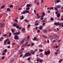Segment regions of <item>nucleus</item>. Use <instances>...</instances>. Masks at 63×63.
<instances>
[{
    "instance_id": "nucleus-6",
    "label": "nucleus",
    "mask_w": 63,
    "mask_h": 63,
    "mask_svg": "<svg viewBox=\"0 0 63 63\" xmlns=\"http://www.w3.org/2000/svg\"><path fill=\"white\" fill-rule=\"evenodd\" d=\"M33 41H38V39L36 37H34L33 39Z\"/></svg>"
},
{
    "instance_id": "nucleus-9",
    "label": "nucleus",
    "mask_w": 63,
    "mask_h": 63,
    "mask_svg": "<svg viewBox=\"0 0 63 63\" xmlns=\"http://www.w3.org/2000/svg\"><path fill=\"white\" fill-rule=\"evenodd\" d=\"M45 16V13L44 12L42 13V15L41 16V17H43Z\"/></svg>"
},
{
    "instance_id": "nucleus-44",
    "label": "nucleus",
    "mask_w": 63,
    "mask_h": 63,
    "mask_svg": "<svg viewBox=\"0 0 63 63\" xmlns=\"http://www.w3.org/2000/svg\"><path fill=\"white\" fill-rule=\"evenodd\" d=\"M14 21L15 22H18V21L17 20H14Z\"/></svg>"
},
{
    "instance_id": "nucleus-8",
    "label": "nucleus",
    "mask_w": 63,
    "mask_h": 63,
    "mask_svg": "<svg viewBox=\"0 0 63 63\" xmlns=\"http://www.w3.org/2000/svg\"><path fill=\"white\" fill-rule=\"evenodd\" d=\"M24 41H25V39H23V40H22V41L21 42L20 44L21 45H22V44L24 43Z\"/></svg>"
},
{
    "instance_id": "nucleus-30",
    "label": "nucleus",
    "mask_w": 63,
    "mask_h": 63,
    "mask_svg": "<svg viewBox=\"0 0 63 63\" xmlns=\"http://www.w3.org/2000/svg\"><path fill=\"white\" fill-rule=\"evenodd\" d=\"M13 25L14 26H16L17 25L16 23H14L13 24Z\"/></svg>"
},
{
    "instance_id": "nucleus-16",
    "label": "nucleus",
    "mask_w": 63,
    "mask_h": 63,
    "mask_svg": "<svg viewBox=\"0 0 63 63\" xmlns=\"http://www.w3.org/2000/svg\"><path fill=\"white\" fill-rule=\"evenodd\" d=\"M20 50L21 51H23H23L24 50V48H23V47H22L21 48Z\"/></svg>"
},
{
    "instance_id": "nucleus-4",
    "label": "nucleus",
    "mask_w": 63,
    "mask_h": 63,
    "mask_svg": "<svg viewBox=\"0 0 63 63\" xmlns=\"http://www.w3.org/2000/svg\"><path fill=\"white\" fill-rule=\"evenodd\" d=\"M58 25L60 26L61 25V24H62V27H63V23H61L60 24V23H59V22H58Z\"/></svg>"
},
{
    "instance_id": "nucleus-3",
    "label": "nucleus",
    "mask_w": 63,
    "mask_h": 63,
    "mask_svg": "<svg viewBox=\"0 0 63 63\" xmlns=\"http://www.w3.org/2000/svg\"><path fill=\"white\" fill-rule=\"evenodd\" d=\"M20 33V31H19L18 32H16L15 33H14V34L15 35H19V34Z\"/></svg>"
},
{
    "instance_id": "nucleus-21",
    "label": "nucleus",
    "mask_w": 63,
    "mask_h": 63,
    "mask_svg": "<svg viewBox=\"0 0 63 63\" xmlns=\"http://www.w3.org/2000/svg\"><path fill=\"white\" fill-rule=\"evenodd\" d=\"M54 24L55 26V25L57 26V25H58V22H55L54 23Z\"/></svg>"
},
{
    "instance_id": "nucleus-50",
    "label": "nucleus",
    "mask_w": 63,
    "mask_h": 63,
    "mask_svg": "<svg viewBox=\"0 0 63 63\" xmlns=\"http://www.w3.org/2000/svg\"><path fill=\"white\" fill-rule=\"evenodd\" d=\"M7 36V35L6 34H4L3 35V36H4L5 37H6Z\"/></svg>"
},
{
    "instance_id": "nucleus-52",
    "label": "nucleus",
    "mask_w": 63,
    "mask_h": 63,
    "mask_svg": "<svg viewBox=\"0 0 63 63\" xmlns=\"http://www.w3.org/2000/svg\"><path fill=\"white\" fill-rule=\"evenodd\" d=\"M45 24H45V23H43L42 24V25L44 26H45Z\"/></svg>"
},
{
    "instance_id": "nucleus-60",
    "label": "nucleus",
    "mask_w": 63,
    "mask_h": 63,
    "mask_svg": "<svg viewBox=\"0 0 63 63\" xmlns=\"http://www.w3.org/2000/svg\"><path fill=\"white\" fill-rule=\"evenodd\" d=\"M41 17V16H38L37 17V18H40Z\"/></svg>"
},
{
    "instance_id": "nucleus-42",
    "label": "nucleus",
    "mask_w": 63,
    "mask_h": 63,
    "mask_svg": "<svg viewBox=\"0 0 63 63\" xmlns=\"http://www.w3.org/2000/svg\"><path fill=\"white\" fill-rule=\"evenodd\" d=\"M45 54L46 55H47V52H45Z\"/></svg>"
},
{
    "instance_id": "nucleus-57",
    "label": "nucleus",
    "mask_w": 63,
    "mask_h": 63,
    "mask_svg": "<svg viewBox=\"0 0 63 63\" xmlns=\"http://www.w3.org/2000/svg\"><path fill=\"white\" fill-rule=\"evenodd\" d=\"M4 58H5V56H3L2 57V58H1V59H4Z\"/></svg>"
},
{
    "instance_id": "nucleus-11",
    "label": "nucleus",
    "mask_w": 63,
    "mask_h": 63,
    "mask_svg": "<svg viewBox=\"0 0 63 63\" xmlns=\"http://www.w3.org/2000/svg\"><path fill=\"white\" fill-rule=\"evenodd\" d=\"M8 40H9V39L8 38H7V39H6L4 41V44H6V43H7V42L8 41Z\"/></svg>"
},
{
    "instance_id": "nucleus-62",
    "label": "nucleus",
    "mask_w": 63,
    "mask_h": 63,
    "mask_svg": "<svg viewBox=\"0 0 63 63\" xmlns=\"http://www.w3.org/2000/svg\"><path fill=\"white\" fill-rule=\"evenodd\" d=\"M38 27H36V30H37L38 29Z\"/></svg>"
},
{
    "instance_id": "nucleus-39",
    "label": "nucleus",
    "mask_w": 63,
    "mask_h": 63,
    "mask_svg": "<svg viewBox=\"0 0 63 63\" xmlns=\"http://www.w3.org/2000/svg\"><path fill=\"white\" fill-rule=\"evenodd\" d=\"M13 7L14 6L13 5H10L9 6L10 8H13Z\"/></svg>"
},
{
    "instance_id": "nucleus-46",
    "label": "nucleus",
    "mask_w": 63,
    "mask_h": 63,
    "mask_svg": "<svg viewBox=\"0 0 63 63\" xmlns=\"http://www.w3.org/2000/svg\"><path fill=\"white\" fill-rule=\"evenodd\" d=\"M12 33H14V30L13 29H12Z\"/></svg>"
},
{
    "instance_id": "nucleus-53",
    "label": "nucleus",
    "mask_w": 63,
    "mask_h": 63,
    "mask_svg": "<svg viewBox=\"0 0 63 63\" xmlns=\"http://www.w3.org/2000/svg\"><path fill=\"white\" fill-rule=\"evenodd\" d=\"M57 3H59L60 2V0H57Z\"/></svg>"
},
{
    "instance_id": "nucleus-24",
    "label": "nucleus",
    "mask_w": 63,
    "mask_h": 63,
    "mask_svg": "<svg viewBox=\"0 0 63 63\" xmlns=\"http://www.w3.org/2000/svg\"><path fill=\"white\" fill-rule=\"evenodd\" d=\"M14 60V58H12L10 60V61L11 62H13Z\"/></svg>"
},
{
    "instance_id": "nucleus-13",
    "label": "nucleus",
    "mask_w": 63,
    "mask_h": 63,
    "mask_svg": "<svg viewBox=\"0 0 63 63\" xmlns=\"http://www.w3.org/2000/svg\"><path fill=\"white\" fill-rule=\"evenodd\" d=\"M43 26L42 25L40 26L39 27V29L40 30H42V29H43Z\"/></svg>"
},
{
    "instance_id": "nucleus-5",
    "label": "nucleus",
    "mask_w": 63,
    "mask_h": 63,
    "mask_svg": "<svg viewBox=\"0 0 63 63\" xmlns=\"http://www.w3.org/2000/svg\"><path fill=\"white\" fill-rule=\"evenodd\" d=\"M4 26V24L2 23H0V27H2Z\"/></svg>"
},
{
    "instance_id": "nucleus-33",
    "label": "nucleus",
    "mask_w": 63,
    "mask_h": 63,
    "mask_svg": "<svg viewBox=\"0 0 63 63\" xmlns=\"http://www.w3.org/2000/svg\"><path fill=\"white\" fill-rule=\"evenodd\" d=\"M39 51L40 52H42L43 51V50H42V49H39Z\"/></svg>"
},
{
    "instance_id": "nucleus-35",
    "label": "nucleus",
    "mask_w": 63,
    "mask_h": 63,
    "mask_svg": "<svg viewBox=\"0 0 63 63\" xmlns=\"http://www.w3.org/2000/svg\"><path fill=\"white\" fill-rule=\"evenodd\" d=\"M39 47H43V45H40L39 46Z\"/></svg>"
},
{
    "instance_id": "nucleus-15",
    "label": "nucleus",
    "mask_w": 63,
    "mask_h": 63,
    "mask_svg": "<svg viewBox=\"0 0 63 63\" xmlns=\"http://www.w3.org/2000/svg\"><path fill=\"white\" fill-rule=\"evenodd\" d=\"M29 39V36H27V38L26 39V40L27 41H28V40Z\"/></svg>"
},
{
    "instance_id": "nucleus-36",
    "label": "nucleus",
    "mask_w": 63,
    "mask_h": 63,
    "mask_svg": "<svg viewBox=\"0 0 63 63\" xmlns=\"http://www.w3.org/2000/svg\"><path fill=\"white\" fill-rule=\"evenodd\" d=\"M52 35H50L48 36V37L49 38H52Z\"/></svg>"
},
{
    "instance_id": "nucleus-48",
    "label": "nucleus",
    "mask_w": 63,
    "mask_h": 63,
    "mask_svg": "<svg viewBox=\"0 0 63 63\" xmlns=\"http://www.w3.org/2000/svg\"><path fill=\"white\" fill-rule=\"evenodd\" d=\"M39 62H41V63H42V62H43V61L42 60H40L39 61Z\"/></svg>"
},
{
    "instance_id": "nucleus-38",
    "label": "nucleus",
    "mask_w": 63,
    "mask_h": 63,
    "mask_svg": "<svg viewBox=\"0 0 63 63\" xmlns=\"http://www.w3.org/2000/svg\"><path fill=\"white\" fill-rule=\"evenodd\" d=\"M24 21H26V22H28V20H27V19H25Z\"/></svg>"
},
{
    "instance_id": "nucleus-1",
    "label": "nucleus",
    "mask_w": 63,
    "mask_h": 63,
    "mask_svg": "<svg viewBox=\"0 0 63 63\" xmlns=\"http://www.w3.org/2000/svg\"><path fill=\"white\" fill-rule=\"evenodd\" d=\"M61 7V6L60 5H57L56 7H55L54 8L55 10H56V11L58 10L57 9H60V8Z\"/></svg>"
},
{
    "instance_id": "nucleus-47",
    "label": "nucleus",
    "mask_w": 63,
    "mask_h": 63,
    "mask_svg": "<svg viewBox=\"0 0 63 63\" xmlns=\"http://www.w3.org/2000/svg\"><path fill=\"white\" fill-rule=\"evenodd\" d=\"M58 54V52H55V55H57Z\"/></svg>"
},
{
    "instance_id": "nucleus-49",
    "label": "nucleus",
    "mask_w": 63,
    "mask_h": 63,
    "mask_svg": "<svg viewBox=\"0 0 63 63\" xmlns=\"http://www.w3.org/2000/svg\"><path fill=\"white\" fill-rule=\"evenodd\" d=\"M32 54V55L33 54H34V53H35V52H34V51H33V52H32L31 53V54Z\"/></svg>"
},
{
    "instance_id": "nucleus-32",
    "label": "nucleus",
    "mask_w": 63,
    "mask_h": 63,
    "mask_svg": "<svg viewBox=\"0 0 63 63\" xmlns=\"http://www.w3.org/2000/svg\"><path fill=\"white\" fill-rule=\"evenodd\" d=\"M27 44H28V42H26L24 44V46L25 47H26L27 45Z\"/></svg>"
},
{
    "instance_id": "nucleus-34",
    "label": "nucleus",
    "mask_w": 63,
    "mask_h": 63,
    "mask_svg": "<svg viewBox=\"0 0 63 63\" xmlns=\"http://www.w3.org/2000/svg\"><path fill=\"white\" fill-rule=\"evenodd\" d=\"M24 18V16L23 15L22 16V17L21 18V20H22V19H23Z\"/></svg>"
},
{
    "instance_id": "nucleus-55",
    "label": "nucleus",
    "mask_w": 63,
    "mask_h": 63,
    "mask_svg": "<svg viewBox=\"0 0 63 63\" xmlns=\"http://www.w3.org/2000/svg\"><path fill=\"white\" fill-rule=\"evenodd\" d=\"M41 3H44V0H41Z\"/></svg>"
},
{
    "instance_id": "nucleus-17",
    "label": "nucleus",
    "mask_w": 63,
    "mask_h": 63,
    "mask_svg": "<svg viewBox=\"0 0 63 63\" xmlns=\"http://www.w3.org/2000/svg\"><path fill=\"white\" fill-rule=\"evenodd\" d=\"M5 5H3L0 8L1 9H4V8H5Z\"/></svg>"
},
{
    "instance_id": "nucleus-20",
    "label": "nucleus",
    "mask_w": 63,
    "mask_h": 63,
    "mask_svg": "<svg viewBox=\"0 0 63 63\" xmlns=\"http://www.w3.org/2000/svg\"><path fill=\"white\" fill-rule=\"evenodd\" d=\"M22 31V32H25V29L24 28H23L21 30Z\"/></svg>"
},
{
    "instance_id": "nucleus-40",
    "label": "nucleus",
    "mask_w": 63,
    "mask_h": 63,
    "mask_svg": "<svg viewBox=\"0 0 63 63\" xmlns=\"http://www.w3.org/2000/svg\"><path fill=\"white\" fill-rule=\"evenodd\" d=\"M50 20L51 21H53L54 20V19L52 18H51L50 19Z\"/></svg>"
},
{
    "instance_id": "nucleus-64",
    "label": "nucleus",
    "mask_w": 63,
    "mask_h": 63,
    "mask_svg": "<svg viewBox=\"0 0 63 63\" xmlns=\"http://www.w3.org/2000/svg\"><path fill=\"white\" fill-rule=\"evenodd\" d=\"M8 48H10V46H9L7 47Z\"/></svg>"
},
{
    "instance_id": "nucleus-54",
    "label": "nucleus",
    "mask_w": 63,
    "mask_h": 63,
    "mask_svg": "<svg viewBox=\"0 0 63 63\" xmlns=\"http://www.w3.org/2000/svg\"><path fill=\"white\" fill-rule=\"evenodd\" d=\"M43 19H44V17H41V18H40V20H43Z\"/></svg>"
},
{
    "instance_id": "nucleus-22",
    "label": "nucleus",
    "mask_w": 63,
    "mask_h": 63,
    "mask_svg": "<svg viewBox=\"0 0 63 63\" xmlns=\"http://www.w3.org/2000/svg\"><path fill=\"white\" fill-rule=\"evenodd\" d=\"M4 53H6L7 52V49H5L4 51H3Z\"/></svg>"
},
{
    "instance_id": "nucleus-37",
    "label": "nucleus",
    "mask_w": 63,
    "mask_h": 63,
    "mask_svg": "<svg viewBox=\"0 0 63 63\" xmlns=\"http://www.w3.org/2000/svg\"><path fill=\"white\" fill-rule=\"evenodd\" d=\"M62 61V59H61L59 61V63H61V62Z\"/></svg>"
},
{
    "instance_id": "nucleus-2",
    "label": "nucleus",
    "mask_w": 63,
    "mask_h": 63,
    "mask_svg": "<svg viewBox=\"0 0 63 63\" xmlns=\"http://www.w3.org/2000/svg\"><path fill=\"white\" fill-rule=\"evenodd\" d=\"M31 55V53L28 52L27 53H26L25 54V56L26 57H28V56H30Z\"/></svg>"
},
{
    "instance_id": "nucleus-43",
    "label": "nucleus",
    "mask_w": 63,
    "mask_h": 63,
    "mask_svg": "<svg viewBox=\"0 0 63 63\" xmlns=\"http://www.w3.org/2000/svg\"><path fill=\"white\" fill-rule=\"evenodd\" d=\"M27 10H29L30 9V8L29 7H28L26 8Z\"/></svg>"
},
{
    "instance_id": "nucleus-61",
    "label": "nucleus",
    "mask_w": 63,
    "mask_h": 63,
    "mask_svg": "<svg viewBox=\"0 0 63 63\" xmlns=\"http://www.w3.org/2000/svg\"><path fill=\"white\" fill-rule=\"evenodd\" d=\"M30 57L29 58L27 59V60H28L29 61V60H30Z\"/></svg>"
},
{
    "instance_id": "nucleus-19",
    "label": "nucleus",
    "mask_w": 63,
    "mask_h": 63,
    "mask_svg": "<svg viewBox=\"0 0 63 63\" xmlns=\"http://www.w3.org/2000/svg\"><path fill=\"white\" fill-rule=\"evenodd\" d=\"M43 32L45 33H46L47 32V31L46 30H43Z\"/></svg>"
},
{
    "instance_id": "nucleus-10",
    "label": "nucleus",
    "mask_w": 63,
    "mask_h": 63,
    "mask_svg": "<svg viewBox=\"0 0 63 63\" xmlns=\"http://www.w3.org/2000/svg\"><path fill=\"white\" fill-rule=\"evenodd\" d=\"M18 38V36L17 35H15V36L14 39L15 40H17Z\"/></svg>"
},
{
    "instance_id": "nucleus-41",
    "label": "nucleus",
    "mask_w": 63,
    "mask_h": 63,
    "mask_svg": "<svg viewBox=\"0 0 63 63\" xmlns=\"http://www.w3.org/2000/svg\"><path fill=\"white\" fill-rule=\"evenodd\" d=\"M25 11H24L22 13V14H25Z\"/></svg>"
},
{
    "instance_id": "nucleus-58",
    "label": "nucleus",
    "mask_w": 63,
    "mask_h": 63,
    "mask_svg": "<svg viewBox=\"0 0 63 63\" xmlns=\"http://www.w3.org/2000/svg\"><path fill=\"white\" fill-rule=\"evenodd\" d=\"M51 9H52V10H53V7H50V10H51Z\"/></svg>"
},
{
    "instance_id": "nucleus-31",
    "label": "nucleus",
    "mask_w": 63,
    "mask_h": 63,
    "mask_svg": "<svg viewBox=\"0 0 63 63\" xmlns=\"http://www.w3.org/2000/svg\"><path fill=\"white\" fill-rule=\"evenodd\" d=\"M42 36H43V37H44V38H47V36L46 35H42Z\"/></svg>"
},
{
    "instance_id": "nucleus-12",
    "label": "nucleus",
    "mask_w": 63,
    "mask_h": 63,
    "mask_svg": "<svg viewBox=\"0 0 63 63\" xmlns=\"http://www.w3.org/2000/svg\"><path fill=\"white\" fill-rule=\"evenodd\" d=\"M31 6V4H27L26 5L27 7H30Z\"/></svg>"
},
{
    "instance_id": "nucleus-7",
    "label": "nucleus",
    "mask_w": 63,
    "mask_h": 63,
    "mask_svg": "<svg viewBox=\"0 0 63 63\" xmlns=\"http://www.w3.org/2000/svg\"><path fill=\"white\" fill-rule=\"evenodd\" d=\"M54 36L55 38H58L59 37V36L58 35H56V34H54Z\"/></svg>"
},
{
    "instance_id": "nucleus-28",
    "label": "nucleus",
    "mask_w": 63,
    "mask_h": 63,
    "mask_svg": "<svg viewBox=\"0 0 63 63\" xmlns=\"http://www.w3.org/2000/svg\"><path fill=\"white\" fill-rule=\"evenodd\" d=\"M39 25V24L38 23H35L34 24V25L35 26H37V25Z\"/></svg>"
},
{
    "instance_id": "nucleus-29",
    "label": "nucleus",
    "mask_w": 63,
    "mask_h": 63,
    "mask_svg": "<svg viewBox=\"0 0 63 63\" xmlns=\"http://www.w3.org/2000/svg\"><path fill=\"white\" fill-rule=\"evenodd\" d=\"M16 27L17 29H19V26H18V25H17V26H16Z\"/></svg>"
},
{
    "instance_id": "nucleus-23",
    "label": "nucleus",
    "mask_w": 63,
    "mask_h": 63,
    "mask_svg": "<svg viewBox=\"0 0 63 63\" xmlns=\"http://www.w3.org/2000/svg\"><path fill=\"white\" fill-rule=\"evenodd\" d=\"M25 13H28V14H29V11L27 10H26L25 11Z\"/></svg>"
},
{
    "instance_id": "nucleus-25",
    "label": "nucleus",
    "mask_w": 63,
    "mask_h": 63,
    "mask_svg": "<svg viewBox=\"0 0 63 63\" xmlns=\"http://www.w3.org/2000/svg\"><path fill=\"white\" fill-rule=\"evenodd\" d=\"M7 11H11V9L9 8H7Z\"/></svg>"
},
{
    "instance_id": "nucleus-27",
    "label": "nucleus",
    "mask_w": 63,
    "mask_h": 63,
    "mask_svg": "<svg viewBox=\"0 0 63 63\" xmlns=\"http://www.w3.org/2000/svg\"><path fill=\"white\" fill-rule=\"evenodd\" d=\"M11 44V42L10 41H8L7 42V44L8 45H10V44Z\"/></svg>"
},
{
    "instance_id": "nucleus-63",
    "label": "nucleus",
    "mask_w": 63,
    "mask_h": 63,
    "mask_svg": "<svg viewBox=\"0 0 63 63\" xmlns=\"http://www.w3.org/2000/svg\"><path fill=\"white\" fill-rule=\"evenodd\" d=\"M2 15H3L2 14L0 15V18H1V17H2Z\"/></svg>"
},
{
    "instance_id": "nucleus-51",
    "label": "nucleus",
    "mask_w": 63,
    "mask_h": 63,
    "mask_svg": "<svg viewBox=\"0 0 63 63\" xmlns=\"http://www.w3.org/2000/svg\"><path fill=\"white\" fill-rule=\"evenodd\" d=\"M12 35V33H10L9 35V37H10V36Z\"/></svg>"
},
{
    "instance_id": "nucleus-26",
    "label": "nucleus",
    "mask_w": 63,
    "mask_h": 63,
    "mask_svg": "<svg viewBox=\"0 0 63 63\" xmlns=\"http://www.w3.org/2000/svg\"><path fill=\"white\" fill-rule=\"evenodd\" d=\"M47 55H49L50 54V51H48L47 52Z\"/></svg>"
},
{
    "instance_id": "nucleus-45",
    "label": "nucleus",
    "mask_w": 63,
    "mask_h": 63,
    "mask_svg": "<svg viewBox=\"0 0 63 63\" xmlns=\"http://www.w3.org/2000/svg\"><path fill=\"white\" fill-rule=\"evenodd\" d=\"M31 26V25H29L27 26V27H28V28H29Z\"/></svg>"
},
{
    "instance_id": "nucleus-14",
    "label": "nucleus",
    "mask_w": 63,
    "mask_h": 63,
    "mask_svg": "<svg viewBox=\"0 0 63 63\" xmlns=\"http://www.w3.org/2000/svg\"><path fill=\"white\" fill-rule=\"evenodd\" d=\"M60 16V13H58L57 15V17H58V18H59Z\"/></svg>"
},
{
    "instance_id": "nucleus-56",
    "label": "nucleus",
    "mask_w": 63,
    "mask_h": 63,
    "mask_svg": "<svg viewBox=\"0 0 63 63\" xmlns=\"http://www.w3.org/2000/svg\"><path fill=\"white\" fill-rule=\"evenodd\" d=\"M37 32L40 33V31L39 30H37Z\"/></svg>"
},
{
    "instance_id": "nucleus-18",
    "label": "nucleus",
    "mask_w": 63,
    "mask_h": 63,
    "mask_svg": "<svg viewBox=\"0 0 63 63\" xmlns=\"http://www.w3.org/2000/svg\"><path fill=\"white\" fill-rule=\"evenodd\" d=\"M23 52L22 51H21L20 50H19V53L20 54H22Z\"/></svg>"
},
{
    "instance_id": "nucleus-59",
    "label": "nucleus",
    "mask_w": 63,
    "mask_h": 63,
    "mask_svg": "<svg viewBox=\"0 0 63 63\" xmlns=\"http://www.w3.org/2000/svg\"><path fill=\"white\" fill-rule=\"evenodd\" d=\"M34 51H35V52H36V51H38V50H37V49H35L34 50Z\"/></svg>"
}]
</instances>
